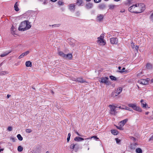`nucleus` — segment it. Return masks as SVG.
<instances>
[{"instance_id": "58836bf2", "label": "nucleus", "mask_w": 153, "mask_h": 153, "mask_svg": "<svg viewBox=\"0 0 153 153\" xmlns=\"http://www.w3.org/2000/svg\"><path fill=\"white\" fill-rule=\"evenodd\" d=\"M122 126H117V128L118 129L120 130H123V128L122 127Z\"/></svg>"}, {"instance_id": "a878e982", "label": "nucleus", "mask_w": 153, "mask_h": 153, "mask_svg": "<svg viewBox=\"0 0 153 153\" xmlns=\"http://www.w3.org/2000/svg\"><path fill=\"white\" fill-rule=\"evenodd\" d=\"M92 138H94V139H95L96 140H98L99 139L98 137H97V136H94L91 137L86 138L85 139V140H87L91 139Z\"/></svg>"}, {"instance_id": "a18cd8bd", "label": "nucleus", "mask_w": 153, "mask_h": 153, "mask_svg": "<svg viewBox=\"0 0 153 153\" xmlns=\"http://www.w3.org/2000/svg\"><path fill=\"white\" fill-rule=\"evenodd\" d=\"M135 50L136 51H137L138 50L139 47L138 46L136 45L135 47Z\"/></svg>"}, {"instance_id": "c85d7f7f", "label": "nucleus", "mask_w": 153, "mask_h": 153, "mask_svg": "<svg viewBox=\"0 0 153 153\" xmlns=\"http://www.w3.org/2000/svg\"><path fill=\"white\" fill-rule=\"evenodd\" d=\"M146 68L148 69H151L152 68V65L150 63H147L146 66Z\"/></svg>"}, {"instance_id": "052dcab7", "label": "nucleus", "mask_w": 153, "mask_h": 153, "mask_svg": "<svg viewBox=\"0 0 153 153\" xmlns=\"http://www.w3.org/2000/svg\"><path fill=\"white\" fill-rule=\"evenodd\" d=\"M46 153H49V151H47L46 152Z\"/></svg>"}, {"instance_id": "72a5a7b5", "label": "nucleus", "mask_w": 153, "mask_h": 153, "mask_svg": "<svg viewBox=\"0 0 153 153\" xmlns=\"http://www.w3.org/2000/svg\"><path fill=\"white\" fill-rule=\"evenodd\" d=\"M110 79L112 80H117L116 78L113 76H110Z\"/></svg>"}, {"instance_id": "680f3d73", "label": "nucleus", "mask_w": 153, "mask_h": 153, "mask_svg": "<svg viewBox=\"0 0 153 153\" xmlns=\"http://www.w3.org/2000/svg\"><path fill=\"white\" fill-rule=\"evenodd\" d=\"M2 65V64H0V67Z\"/></svg>"}, {"instance_id": "aec40b11", "label": "nucleus", "mask_w": 153, "mask_h": 153, "mask_svg": "<svg viewBox=\"0 0 153 153\" xmlns=\"http://www.w3.org/2000/svg\"><path fill=\"white\" fill-rule=\"evenodd\" d=\"M25 65L27 67H31L32 66V64L30 61H28L26 62Z\"/></svg>"}, {"instance_id": "c756f323", "label": "nucleus", "mask_w": 153, "mask_h": 153, "mask_svg": "<svg viewBox=\"0 0 153 153\" xmlns=\"http://www.w3.org/2000/svg\"><path fill=\"white\" fill-rule=\"evenodd\" d=\"M8 74L6 71H2L0 73V76H3Z\"/></svg>"}, {"instance_id": "0eeeda50", "label": "nucleus", "mask_w": 153, "mask_h": 153, "mask_svg": "<svg viewBox=\"0 0 153 153\" xmlns=\"http://www.w3.org/2000/svg\"><path fill=\"white\" fill-rule=\"evenodd\" d=\"M149 78H147L146 79H141L138 80V83L144 85H147L148 82L149 81Z\"/></svg>"}, {"instance_id": "ea45409f", "label": "nucleus", "mask_w": 153, "mask_h": 153, "mask_svg": "<svg viewBox=\"0 0 153 153\" xmlns=\"http://www.w3.org/2000/svg\"><path fill=\"white\" fill-rule=\"evenodd\" d=\"M128 107L125 105H123L122 109H125L127 110L128 108Z\"/></svg>"}, {"instance_id": "49530a36", "label": "nucleus", "mask_w": 153, "mask_h": 153, "mask_svg": "<svg viewBox=\"0 0 153 153\" xmlns=\"http://www.w3.org/2000/svg\"><path fill=\"white\" fill-rule=\"evenodd\" d=\"M11 30L13 31H14L15 29L14 28L13 26L11 27Z\"/></svg>"}, {"instance_id": "7ed1b4c3", "label": "nucleus", "mask_w": 153, "mask_h": 153, "mask_svg": "<svg viewBox=\"0 0 153 153\" xmlns=\"http://www.w3.org/2000/svg\"><path fill=\"white\" fill-rule=\"evenodd\" d=\"M104 35L101 34L99 37L97 38V43L100 45H104L105 44L106 42L104 39Z\"/></svg>"}, {"instance_id": "6e6552de", "label": "nucleus", "mask_w": 153, "mask_h": 153, "mask_svg": "<svg viewBox=\"0 0 153 153\" xmlns=\"http://www.w3.org/2000/svg\"><path fill=\"white\" fill-rule=\"evenodd\" d=\"M108 78V77H103L100 79L99 81L101 83L107 84Z\"/></svg>"}, {"instance_id": "79ce46f5", "label": "nucleus", "mask_w": 153, "mask_h": 153, "mask_svg": "<svg viewBox=\"0 0 153 153\" xmlns=\"http://www.w3.org/2000/svg\"><path fill=\"white\" fill-rule=\"evenodd\" d=\"M101 0H94V1L96 3H98L100 2L101 1Z\"/></svg>"}, {"instance_id": "5fc2aeb1", "label": "nucleus", "mask_w": 153, "mask_h": 153, "mask_svg": "<svg viewBox=\"0 0 153 153\" xmlns=\"http://www.w3.org/2000/svg\"><path fill=\"white\" fill-rule=\"evenodd\" d=\"M52 1L55 2L57 0H51Z\"/></svg>"}, {"instance_id": "f8f14e48", "label": "nucleus", "mask_w": 153, "mask_h": 153, "mask_svg": "<svg viewBox=\"0 0 153 153\" xmlns=\"http://www.w3.org/2000/svg\"><path fill=\"white\" fill-rule=\"evenodd\" d=\"M72 58V55L71 53H68L67 54H65V56L64 57V58L69 60H71Z\"/></svg>"}, {"instance_id": "6e6d98bb", "label": "nucleus", "mask_w": 153, "mask_h": 153, "mask_svg": "<svg viewBox=\"0 0 153 153\" xmlns=\"http://www.w3.org/2000/svg\"><path fill=\"white\" fill-rule=\"evenodd\" d=\"M118 69L119 70H121V67H120V66H119L118 67Z\"/></svg>"}, {"instance_id": "c9c22d12", "label": "nucleus", "mask_w": 153, "mask_h": 153, "mask_svg": "<svg viewBox=\"0 0 153 153\" xmlns=\"http://www.w3.org/2000/svg\"><path fill=\"white\" fill-rule=\"evenodd\" d=\"M115 140L116 141V143L117 144H120V142H121V140L120 139H119L118 138H116L115 139Z\"/></svg>"}, {"instance_id": "412c9836", "label": "nucleus", "mask_w": 153, "mask_h": 153, "mask_svg": "<svg viewBox=\"0 0 153 153\" xmlns=\"http://www.w3.org/2000/svg\"><path fill=\"white\" fill-rule=\"evenodd\" d=\"M144 101L143 100H140V102H141V105L143 108H146L147 106L146 103L144 102H143Z\"/></svg>"}, {"instance_id": "09e8293b", "label": "nucleus", "mask_w": 153, "mask_h": 153, "mask_svg": "<svg viewBox=\"0 0 153 153\" xmlns=\"http://www.w3.org/2000/svg\"><path fill=\"white\" fill-rule=\"evenodd\" d=\"M76 134L78 135V136H82L81 135H80V134H79V133H78V132H77V131H76Z\"/></svg>"}, {"instance_id": "f3484780", "label": "nucleus", "mask_w": 153, "mask_h": 153, "mask_svg": "<svg viewBox=\"0 0 153 153\" xmlns=\"http://www.w3.org/2000/svg\"><path fill=\"white\" fill-rule=\"evenodd\" d=\"M128 120L127 119H125L120 122V126H123L127 123Z\"/></svg>"}, {"instance_id": "de8ad7c7", "label": "nucleus", "mask_w": 153, "mask_h": 153, "mask_svg": "<svg viewBox=\"0 0 153 153\" xmlns=\"http://www.w3.org/2000/svg\"><path fill=\"white\" fill-rule=\"evenodd\" d=\"M127 110H128V111H132V110L130 108H128L127 109Z\"/></svg>"}, {"instance_id": "37998d69", "label": "nucleus", "mask_w": 153, "mask_h": 153, "mask_svg": "<svg viewBox=\"0 0 153 153\" xmlns=\"http://www.w3.org/2000/svg\"><path fill=\"white\" fill-rule=\"evenodd\" d=\"M150 18L153 21V13H152L150 16Z\"/></svg>"}, {"instance_id": "bf43d9fd", "label": "nucleus", "mask_w": 153, "mask_h": 153, "mask_svg": "<svg viewBox=\"0 0 153 153\" xmlns=\"http://www.w3.org/2000/svg\"><path fill=\"white\" fill-rule=\"evenodd\" d=\"M115 1H120V0H114Z\"/></svg>"}, {"instance_id": "5701e85b", "label": "nucleus", "mask_w": 153, "mask_h": 153, "mask_svg": "<svg viewBox=\"0 0 153 153\" xmlns=\"http://www.w3.org/2000/svg\"><path fill=\"white\" fill-rule=\"evenodd\" d=\"M11 52V51H10L8 52H6L4 53L3 54H1L0 56L1 57H3L4 56H5L7 55H8L9 53H10Z\"/></svg>"}, {"instance_id": "603ef678", "label": "nucleus", "mask_w": 153, "mask_h": 153, "mask_svg": "<svg viewBox=\"0 0 153 153\" xmlns=\"http://www.w3.org/2000/svg\"><path fill=\"white\" fill-rule=\"evenodd\" d=\"M149 113V112H146L145 113L146 114L148 115Z\"/></svg>"}, {"instance_id": "4468645a", "label": "nucleus", "mask_w": 153, "mask_h": 153, "mask_svg": "<svg viewBox=\"0 0 153 153\" xmlns=\"http://www.w3.org/2000/svg\"><path fill=\"white\" fill-rule=\"evenodd\" d=\"M29 53V51H27L26 52L22 53L20 56H19L18 58L19 59H21L23 57L25 56H26Z\"/></svg>"}, {"instance_id": "20e7f679", "label": "nucleus", "mask_w": 153, "mask_h": 153, "mask_svg": "<svg viewBox=\"0 0 153 153\" xmlns=\"http://www.w3.org/2000/svg\"><path fill=\"white\" fill-rule=\"evenodd\" d=\"M122 88L120 87L118 88L116 90L112 92L111 94V97H114L117 96L122 92Z\"/></svg>"}, {"instance_id": "c03bdc74", "label": "nucleus", "mask_w": 153, "mask_h": 153, "mask_svg": "<svg viewBox=\"0 0 153 153\" xmlns=\"http://www.w3.org/2000/svg\"><path fill=\"white\" fill-rule=\"evenodd\" d=\"M58 4L59 5H62V2L60 1H59L58 2Z\"/></svg>"}, {"instance_id": "9b49d317", "label": "nucleus", "mask_w": 153, "mask_h": 153, "mask_svg": "<svg viewBox=\"0 0 153 153\" xmlns=\"http://www.w3.org/2000/svg\"><path fill=\"white\" fill-rule=\"evenodd\" d=\"M136 7V4L130 7L128 9V10L131 12L135 13Z\"/></svg>"}, {"instance_id": "f704fd0d", "label": "nucleus", "mask_w": 153, "mask_h": 153, "mask_svg": "<svg viewBox=\"0 0 153 153\" xmlns=\"http://www.w3.org/2000/svg\"><path fill=\"white\" fill-rule=\"evenodd\" d=\"M71 135V133H69L68 134V137H67V141L68 142L69 141V140L70 139V138Z\"/></svg>"}, {"instance_id": "423d86ee", "label": "nucleus", "mask_w": 153, "mask_h": 153, "mask_svg": "<svg viewBox=\"0 0 153 153\" xmlns=\"http://www.w3.org/2000/svg\"><path fill=\"white\" fill-rule=\"evenodd\" d=\"M108 107L110 108V114L111 115H115L117 113L116 108L117 107L114 105H110Z\"/></svg>"}, {"instance_id": "473e14b6", "label": "nucleus", "mask_w": 153, "mask_h": 153, "mask_svg": "<svg viewBox=\"0 0 153 153\" xmlns=\"http://www.w3.org/2000/svg\"><path fill=\"white\" fill-rule=\"evenodd\" d=\"M23 148L21 146H19L18 147V150L19 152H21L22 151Z\"/></svg>"}, {"instance_id": "f03ea898", "label": "nucleus", "mask_w": 153, "mask_h": 153, "mask_svg": "<svg viewBox=\"0 0 153 153\" xmlns=\"http://www.w3.org/2000/svg\"><path fill=\"white\" fill-rule=\"evenodd\" d=\"M145 9L144 5L142 3L136 4L135 13H139L142 12Z\"/></svg>"}, {"instance_id": "0e129e2a", "label": "nucleus", "mask_w": 153, "mask_h": 153, "mask_svg": "<svg viewBox=\"0 0 153 153\" xmlns=\"http://www.w3.org/2000/svg\"><path fill=\"white\" fill-rule=\"evenodd\" d=\"M133 45H134V46H135V45H134V43H133Z\"/></svg>"}, {"instance_id": "4be33fe9", "label": "nucleus", "mask_w": 153, "mask_h": 153, "mask_svg": "<svg viewBox=\"0 0 153 153\" xmlns=\"http://www.w3.org/2000/svg\"><path fill=\"white\" fill-rule=\"evenodd\" d=\"M18 2H16L15 4L14 5V10L16 11H18L19 10V9L18 7Z\"/></svg>"}, {"instance_id": "a19ab883", "label": "nucleus", "mask_w": 153, "mask_h": 153, "mask_svg": "<svg viewBox=\"0 0 153 153\" xmlns=\"http://www.w3.org/2000/svg\"><path fill=\"white\" fill-rule=\"evenodd\" d=\"M7 130L9 131H11L12 130V128L11 126H9Z\"/></svg>"}, {"instance_id": "864d4df0", "label": "nucleus", "mask_w": 153, "mask_h": 153, "mask_svg": "<svg viewBox=\"0 0 153 153\" xmlns=\"http://www.w3.org/2000/svg\"><path fill=\"white\" fill-rule=\"evenodd\" d=\"M117 107L119 108L122 109V107L121 106H120Z\"/></svg>"}, {"instance_id": "7c9ffc66", "label": "nucleus", "mask_w": 153, "mask_h": 153, "mask_svg": "<svg viewBox=\"0 0 153 153\" xmlns=\"http://www.w3.org/2000/svg\"><path fill=\"white\" fill-rule=\"evenodd\" d=\"M17 138H18L19 140L20 141H22V140L23 138L20 134H18L17 135Z\"/></svg>"}, {"instance_id": "4c0bfd02", "label": "nucleus", "mask_w": 153, "mask_h": 153, "mask_svg": "<svg viewBox=\"0 0 153 153\" xmlns=\"http://www.w3.org/2000/svg\"><path fill=\"white\" fill-rule=\"evenodd\" d=\"M125 70V68L123 67L122 68V69L121 71H119V72L121 73H123V72H125L124 71Z\"/></svg>"}, {"instance_id": "f257e3e1", "label": "nucleus", "mask_w": 153, "mask_h": 153, "mask_svg": "<svg viewBox=\"0 0 153 153\" xmlns=\"http://www.w3.org/2000/svg\"><path fill=\"white\" fill-rule=\"evenodd\" d=\"M31 27L30 23L28 21H25L21 23L18 30L19 31H24L30 29Z\"/></svg>"}, {"instance_id": "2f4dec72", "label": "nucleus", "mask_w": 153, "mask_h": 153, "mask_svg": "<svg viewBox=\"0 0 153 153\" xmlns=\"http://www.w3.org/2000/svg\"><path fill=\"white\" fill-rule=\"evenodd\" d=\"M76 144H74V143L71 144L70 146V148L71 149H74Z\"/></svg>"}, {"instance_id": "393cba45", "label": "nucleus", "mask_w": 153, "mask_h": 153, "mask_svg": "<svg viewBox=\"0 0 153 153\" xmlns=\"http://www.w3.org/2000/svg\"><path fill=\"white\" fill-rule=\"evenodd\" d=\"M117 7V6L113 4H110L109 5V9L111 10L114 9Z\"/></svg>"}, {"instance_id": "bb28decb", "label": "nucleus", "mask_w": 153, "mask_h": 153, "mask_svg": "<svg viewBox=\"0 0 153 153\" xmlns=\"http://www.w3.org/2000/svg\"><path fill=\"white\" fill-rule=\"evenodd\" d=\"M136 152L137 153H142V151L140 148H138L136 149Z\"/></svg>"}, {"instance_id": "4d7b16f0", "label": "nucleus", "mask_w": 153, "mask_h": 153, "mask_svg": "<svg viewBox=\"0 0 153 153\" xmlns=\"http://www.w3.org/2000/svg\"><path fill=\"white\" fill-rule=\"evenodd\" d=\"M3 150H4L3 149H0V152H1V151H3Z\"/></svg>"}, {"instance_id": "13d9d810", "label": "nucleus", "mask_w": 153, "mask_h": 153, "mask_svg": "<svg viewBox=\"0 0 153 153\" xmlns=\"http://www.w3.org/2000/svg\"><path fill=\"white\" fill-rule=\"evenodd\" d=\"M151 82H153V79H152L151 80Z\"/></svg>"}, {"instance_id": "2eb2a0df", "label": "nucleus", "mask_w": 153, "mask_h": 153, "mask_svg": "<svg viewBox=\"0 0 153 153\" xmlns=\"http://www.w3.org/2000/svg\"><path fill=\"white\" fill-rule=\"evenodd\" d=\"M104 16L102 14H99L97 17V20L99 21H101L103 19Z\"/></svg>"}, {"instance_id": "9d476101", "label": "nucleus", "mask_w": 153, "mask_h": 153, "mask_svg": "<svg viewBox=\"0 0 153 153\" xmlns=\"http://www.w3.org/2000/svg\"><path fill=\"white\" fill-rule=\"evenodd\" d=\"M110 41L112 44H116L118 42V40L116 38H112L110 39Z\"/></svg>"}, {"instance_id": "b1692460", "label": "nucleus", "mask_w": 153, "mask_h": 153, "mask_svg": "<svg viewBox=\"0 0 153 153\" xmlns=\"http://www.w3.org/2000/svg\"><path fill=\"white\" fill-rule=\"evenodd\" d=\"M111 132L112 134L114 135H117L118 134V131L116 130H112L111 131Z\"/></svg>"}, {"instance_id": "6ab92c4d", "label": "nucleus", "mask_w": 153, "mask_h": 153, "mask_svg": "<svg viewBox=\"0 0 153 153\" xmlns=\"http://www.w3.org/2000/svg\"><path fill=\"white\" fill-rule=\"evenodd\" d=\"M69 9L71 10H75V5L74 4H71L69 6Z\"/></svg>"}, {"instance_id": "e2e57ef3", "label": "nucleus", "mask_w": 153, "mask_h": 153, "mask_svg": "<svg viewBox=\"0 0 153 153\" xmlns=\"http://www.w3.org/2000/svg\"><path fill=\"white\" fill-rule=\"evenodd\" d=\"M132 48H134V47H132Z\"/></svg>"}, {"instance_id": "39448f33", "label": "nucleus", "mask_w": 153, "mask_h": 153, "mask_svg": "<svg viewBox=\"0 0 153 153\" xmlns=\"http://www.w3.org/2000/svg\"><path fill=\"white\" fill-rule=\"evenodd\" d=\"M128 106L134 110L138 111L141 112L142 110L140 107H137L136 103H130L128 105Z\"/></svg>"}, {"instance_id": "1a4fd4ad", "label": "nucleus", "mask_w": 153, "mask_h": 153, "mask_svg": "<svg viewBox=\"0 0 153 153\" xmlns=\"http://www.w3.org/2000/svg\"><path fill=\"white\" fill-rule=\"evenodd\" d=\"M74 81L81 83H88L86 80L83 79L82 76L77 78L76 79L74 80Z\"/></svg>"}, {"instance_id": "8fccbe9b", "label": "nucleus", "mask_w": 153, "mask_h": 153, "mask_svg": "<svg viewBox=\"0 0 153 153\" xmlns=\"http://www.w3.org/2000/svg\"><path fill=\"white\" fill-rule=\"evenodd\" d=\"M11 95L10 94H7V97L8 98H9L10 97Z\"/></svg>"}, {"instance_id": "ddd939ff", "label": "nucleus", "mask_w": 153, "mask_h": 153, "mask_svg": "<svg viewBox=\"0 0 153 153\" xmlns=\"http://www.w3.org/2000/svg\"><path fill=\"white\" fill-rule=\"evenodd\" d=\"M93 7V5L92 3L88 2L85 5V7L87 9H90L92 8Z\"/></svg>"}, {"instance_id": "cd10ccee", "label": "nucleus", "mask_w": 153, "mask_h": 153, "mask_svg": "<svg viewBox=\"0 0 153 153\" xmlns=\"http://www.w3.org/2000/svg\"><path fill=\"white\" fill-rule=\"evenodd\" d=\"M58 54L61 56V57L64 58V56H65V54H64L63 52L62 51H60L58 52Z\"/></svg>"}, {"instance_id": "3c124183", "label": "nucleus", "mask_w": 153, "mask_h": 153, "mask_svg": "<svg viewBox=\"0 0 153 153\" xmlns=\"http://www.w3.org/2000/svg\"><path fill=\"white\" fill-rule=\"evenodd\" d=\"M56 26H57L56 25H52V27H54Z\"/></svg>"}, {"instance_id": "dca6fc26", "label": "nucleus", "mask_w": 153, "mask_h": 153, "mask_svg": "<svg viewBox=\"0 0 153 153\" xmlns=\"http://www.w3.org/2000/svg\"><path fill=\"white\" fill-rule=\"evenodd\" d=\"M83 0H77L76 4L79 6L83 5Z\"/></svg>"}, {"instance_id": "e433bc0d", "label": "nucleus", "mask_w": 153, "mask_h": 153, "mask_svg": "<svg viewBox=\"0 0 153 153\" xmlns=\"http://www.w3.org/2000/svg\"><path fill=\"white\" fill-rule=\"evenodd\" d=\"M32 131V130L30 129H27L26 130V132L27 133H30Z\"/></svg>"}, {"instance_id": "a211bd4d", "label": "nucleus", "mask_w": 153, "mask_h": 153, "mask_svg": "<svg viewBox=\"0 0 153 153\" xmlns=\"http://www.w3.org/2000/svg\"><path fill=\"white\" fill-rule=\"evenodd\" d=\"M84 140L83 138L80 137H76L74 139V140L76 141L79 142L82 140Z\"/></svg>"}]
</instances>
